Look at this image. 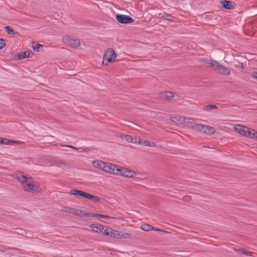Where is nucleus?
<instances>
[{
  "instance_id": "a19ab883",
  "label": "nucleus",
  "mask_w": 257,
  "mask_h": 257,
  "mask_svg": "<svg viewBox=\"0 0 257 257\" xmlns=\"http://www.w3.org/2000/svg\"><path fill=\"white\" fill-rule=\"evenodd\" d=\"M169 17H171L170 16H169ZM167 20H169V21H171V19L170 18H167Z\"/></svg>"
},
{
  "instance_id": "f3484780",
  "label": "nucleus",
  "mask_w": 257,
  "mask_h": 257,
  "mask_svg": "<svg viewBox=\"0 0 257 257\" xmlns=\"http://www.w3.org/2000/svg\"><path fill=\"white\" fill-rule=\"evenodd\" d=\"M18 58L19 60H22L26 58H31L32 56L31 51L22 52L17 54Z\"/></svg>"
},
{
  "instance_id": "9d476101",
  "label": "nucleus",
  "mask_w": 257,
  "mask_h": 257,
  "mask_svg": "<svg viewBox=\"0 0 257 257\" xmlns=\"http://www.w3.org/2000/svg\"><path fill=\"white\" fill-rule=\"evenodd\" d=\"M116 20L121 24L131 23L134 21L133 19L127 15L118 14L116 16Z\"/></svg>"
},
{
  "instance_id": "dca6fc26",
  "label": "nucleus",
  "mask_w": 257,
  "mask_h": 257,
  "mask_svg": "<svg viewBox=\"0 0 257 257\" xmlns=\"http://www.w3.org/2000/svg\"><path fill=\"white\" fill-rule=\"evenodd\" d=\"M203 62L208 65L209 67H212L215 71L219 64V63L213 60H204Z\"/></svg>"
},
{
  "instance_id": "b1692460",
  "label": "nucleus",
  "mask_w": 257,
  "mask_h": 257,
  "mask_svg": "<svg viewBox=\"0 0 257 257\" xmlns=\"http://www.w3.org/2000/svg\"><path fill=\"white\" fill-rule=\"evenodd\" d=\"M92 216H98L103 218H112L114 219H121L122 220V218H119V217H110L107 215H104L102 214H94L92 215Z\"/></svg>"
},
{
  "instance_id": "412c9836",
  "label": "nucleus",
  "mask_w": 257,
  "mask_h": 257,
  "mask_svg": "<svg viewBox=\"0 0 257 257\" xmlns=\"http://www.w3.org/2000/svg\"><path fill=\"white\" fill-rule=\"evenodd\" d=\"M117 137L122 140L123 139L125 140L128 143H132V142H133V138L131 136L125 135H123V134H118L117 135Z\"/></svg>"
},
{
  "instance_id": "f704fd0d",
  "label": "nucleus",
  "mask_w": 257,
  "mask_h": 257,
  "mask_svg": "<svg viewBox=\"0 0 257 257\" xmlns=\"http://www.w3.org/2000/svg\"><path fill=\"white\" fill-rule=\"evenodd\" d=\"M235 67H238L239 68H243V65L242 63H238V64H235Z\"/></svg>"
},
{
  "instance_id": "c9c22d12",
  "label": "nucleus",
  "mask_w": 257,
  "mask_h": 257,
  "mask_svg": "<svg viewBox=\"0 0 257 257\" xmlns=\"http://www.w3.org/2000/svg\"><path fill=\"white\" fill-rule=\"evenodd\" d=\"M250 75L252 77L257 79V72H253L251 73Z\"/></svg>"
},
{
  "instance_id": "cd10ccee",
  "label": "nucleus",
  "mask_w": 257,
  "mask_h": 257,
  "mask_svg": "<svg viewBox=\"0 0 257 257\" xmlns=\"http://www.w3.org/2000/svg\"><path fill=\"white\" fill-rule=\"evenodd\" d=\"M144 146L149 147H154L156 146V144L154 142L146 140L144 141Z\"/></svg>"
},
{
  "instance_id": "58836bf2",
  "label": "nucleus",
  "mask_w": 257,
  "mask_h": 257,
  "mask_svg": "<svg viewBox=\"0 0 257 257\" xmlns=\"http://www.w3.org/2000/svg\"><path fill=\"white\" fill-rule=\"evenodd\" d=\"M156 228H155V227H152V229H151V230H155V231H156Z\"/></svg>"
},
{
  "instance_id": "e433bc0d",
  "label": "nucleus",
  "mask_w": 257,
  "mask_h": 257,
  "mask_svg": "<svg viewBox=\"0 0 257 257\" xmlns=\"http://www.w3.org/2000/svg\"><path fill=\"white\" fill-rule=\"evenodd\" d=\"M63 147H68V148H72L74 150H78L79 149H77L74 147H73V146H69V145H63L62 146ZM80 149H81V148Z\"/></svg>"
},
{
  "instance_id": "a211bd4d",
  "label": "nucleus",
  "mask_w": 257,
  "mask_h": 257,
  "mask_svg": "<svg viewBox=\"0 0 257 257\" xmlns=\"http://www.w3.org/2000/svg\"><path fill=\"white\" fill-rule=\"evenodd\" d=\"M174 96L173 92L171 91H165L160 93V97L162 99L170 100Z\"/></svg>"
},
{
  "instance_id": "bb28decb",
  "label": "nucleus",
  "mask_w": 257,
  "mask_h": 257,
  "mask_svg": "<svg viewBox=\"0 0 257 257\" xmlns=\"http://www.w3.org/2000/svg\"><path fill=\"white\" fill-rule=\"evenodd\" d=\"M42 47V46L41 44H37L36 43H33L32 44V48L34 51H36L37 52L40 51Z\"/></svg>"
},
{
  "instance_id": "c85d7f7f",
  "label": "nucleus",
  "mask_w": 257,
  "mask_h": 257,
  "mask_svg": "<svg viewBox=\"0 0 257 257\" xmlns=\"http://www.w3.org/2000/svg\"><path fill=\"white\" fill-rule=\"evenodd\" d=\"M133 142H132L133 144H138L139 145L144 146V141L141 140L140 138L138 139L137 138L134 137L133 139Z\"/></svg>"
},
{
  "instance_id": "7c9ffc66",
  "label": "nucleus",
  "mask_w": 257,
  "mask_h": 257,
  "mask_svg": "<svg viewBox=\"0 0 257 257\" xmlns=\"http://www.w3.org/2000/svg\"><path fill=\"white\" fill-rule=\"evenodd\" d=\"M141 229L146 231H149L151 230L152 226L148 224H143L141 227Z\"/></svg>"
},
{
  "instance_id": "9b49d317",
  "label": "nucleus",
  "mask_w": 257,
  "mask_h": 257,
  "mask_svg": "<svg viewBox=\"0 0 257 257\" xmlns=\"http://www.w3.org/2000/svg\"><path fill=\"white\" fill-rule=\"evenodd\" d=\"M197 119H193L192 118L184 117L183 124L189 127H191L194 130V126L198 123Z\"/></svg>"
},
{
  "instance_id": "a878e982",
  "label": "nucleus",
  "mask_w": 257,
  "mask_h": 257,
  "mask_svg": "<svg viewBox=\"0 0 257 257\" xmlns=\"http://www.w3.org/2000/svg\"><path fill=\"white\" fill-rule=\"evenodd\" d=\"M132 237V234L125 232H120L119 238H130Z\"/></svg>"
},
{
  "instance_id": "393cba45",
  "label": "nucleus",
  "mask_w": 257,
  "mask_h": 257,
  "mask_svg": "<svg viewBox=\"0 0 257 257\" xmlns=\"http://www.w3.org/2000/svg\"><path fill=\"white\" fill-rule=\"evenodd\" d=\"M234 250L236 251H238L239 252V253H240V254H245L248 256L252 255V252L247 251L242 248H239V249H234Z\"/></svg>"
},
{
  "instance_id": "473e14b6",
  "label": "nucleus",
  "mask_w": 257,
  "mask_h": 257,
  "mask_svg": "<svg viewBox=\"0 0 257 257\" xmlns=\"http://www.w3.org/2000/svg\"><path fill=\"white\" fill-rule=\"evenodd\" d=\"M55 162L53 163L54 164H56L59 166H61L62 165H64L65 163L62 161L60 160H55Z\"/></svg>"
},
{
  "instance_id": "0eeeda50",
  "label": "nucleus",
  "mask_w": 257,
  "mask_h": 257,
  "mask_svg": "<svg viewBox=\"0 0 257 257\" xmlns=\"http://www.w3.org/2000/svg\"><path fill=\"white\" fill-rule=\"evenodd\" d=\"M62 212L71 214L76 216H81L85 215L83 211L77 210L74 208H71L68 206H63L61 208V210Z\"/></svg>"
},
{
  "instance_id": "7ed1b4c3",
  "label": "nucleus",
  "mask_w": 257,
  "mask_h": 257,
  "mask_svg": "<svg viewBox=\"0 0 257 257\" xmlns=\"http://www.w3.org/2000/svg\"><path fill=\"white\" fill-rule=\"evenodd\" d=\"M194 130L208 135H213L216 132V130L214 127L199 123L194 126Z\"/></svg>"
},
{
  "instance_id": "4c0bfd02",
  "label": "nucleus",
  "mask_w": 257,
  "mask_h": 257,
  "mask_svg": "<svg viewBox=\"0 0 257 257\" xmlns=\"http://www.w3.org/2000/svg\"><path fill=\"white\" fill-rule=\"evenodd\" d=\"M156 231H162V232H167V231H165L164 230L161 229L160 228H156Z\"/></svg>"
},
{
  "instance_id": "2f4dec72",
  "label": "nucleus",
  "mask_w": 257,
  "mask_h": 257,
  "mask_svg": "<svg viewBox=\"0 0 257 257\" xmlns=\"http://www.w3.org/2000/svg\"><path fill=\"white\" fill-rule=\"evenodd\" d=\"M5 29L7 32L9 34L15 35L16 34V32H15L13 30V29L10 26H7L5 27Z\"/></svg>"
},
{
  "instance_id": "423d86ee",
  "label": "nucleus",
  "mask_w": 257,
  "mask_h": 257,
  "mask_svg": "<svg viewBox=\"0 0 257 257\" xmlns=\"http://www.w3.org/2000/svg\"><path fill=\"white\" fill-rule=\"evenodd\" d=\"M116 56L114 50L112 49H108L104 55L103 64L104 65H107V62H110L112 59H114Z\"/></svg>"
},
{
  "instance_id": "f03ea898",
  "label": "nucleus",
  "mask_w": 257,
  "mask_h": 257,
  "mask_svg": "<svg viewBox=\"0 0 257 257\" xmlns=\"http://www.w3.org/2000/svg\"><path fill=\"white\" fill-rule=\"evenodd\" d=\"M233 128L236 132L243 136L257 139V133L253 129L239 124L234 125Z\"/></svg>"
},
{
  "instance_id": "f8f14e48",
  "label": "nucleus",
  "mask_w": 257,
  "mask_h": 257,
  "mask_svg": "<svg viewBox=\"0 0 257 257\" xmlns=\"http://www.w3.org/2000/svg\"><path fill=\"white\" fill-rule=\"evenodd\" d=\"M216 71L222 75L228 76L230 74V71L228 68L219 63Z\"/></svg>"
},
{
  "instance_id": "2eb2a0df",
  "label": "nucleus",
  "mask_w": 257,
  "mask_h": 257,
  "mask_svg": "<svg viewBox=\"0 0 257 257\" xmlns=\"http://www.w3.org/2000/svg\"><path fill=\"white\" fill-rule=\"evenodd\" d=\"M92 164L94 168L100 169L103 171L105 162L100 160H95L92 162Z\"/></svg>"
},
{
  "instance_id": "20e7f679",
  "label": "nucleus",
  "mask_w": 257,
  "mask_h": 257,
  "mask_svg": "<svg viewBox=\"0 0 257 257\" xmlns=\"http://www.w3.org/2000/svg\"><path fill=\"white\" fill-rule=\"evenodd\" d=\"M63 42L66 45L73 48H76L80 45V42L78 39L69 36H66L63 38Z\"/></svg>"
},
{
  "instance_id": "1a4fd4ad",
  "label": "nucleus",
  "mask_w": 257,
  "mask_h": 257,
  "mask_svg": "<svg viewBox=\"0 0 257 257\" xmlns=\"http://www.w3.org/2000/svg\"><path fill=\"white\" fill-rule=\"evenodd\" d=\"M105 165H104L103 171L108 173L116 175V170L119 168V166L106 162H105Z\"/></svg>"
},
{
  "instance_id": "6ab92c4d",
  "label": "nucleus",
  "mask_w": 257,
  "mask_h": 257,
  "mask_svg": "<svg viewBox=\"0 0 257 257\" xmlns=\"http://www.w3.org/2000/svg\"><path fill=\"white\" fill-rule=\"evenodd\" d=\"M170 120L174 123L178 122V124H183L184 117L182 116H171Z\"/></svg>"
},
{
  "instance_id": "6e6552de",
  "label": "nucleus",
  "mask_w": 257,
  "mask_h": 257,
  "mask_svg": "<svg viewBox=\"0 0 257 257\" xmlns=\"http://www.w3.org/2000/svg\"><path fill=\"white\" fill-rule=\"evenodd\" d=\"M90 228H91L93 232L101 233L102 234L105 235L106 236V233H105L106 232H107L108 227L107 226H103L101 225H95V224H91L90 226Z\"/></svg>"
},
{
  "instance_id": "ddd939ff",
  "label": "nucleus",
  "mask_w": 257,
  "mask_h": 257,
  "mask_svg": "<svg viewBox=\"0 0 257 257\" xmlns=\"http://www.w3.org/2000/svg\"><path fill=\"white\" fill-rule=\"evenodd\" d=\"M24 142L20 141H16L12 140H9L6 138L0 137V144L10 145L14 144H22Z\"/></svg>"
},
{
  "instance_id": "72a5a7b5",
  "label": "nucleus",
  "mask_w": 257,
  "mask_h": 257,
  "mask_svg": "<svg viewBox=\"0 0 257 257\" xmlns=\"http://www.w3.org/2000/svg\"><path fill=\"white\" fill-rule=\"evenodd\" d=\"M6 45L5 41L3 39H0V50L3 49Z\"/></svg>"
},
{
  "instance_id": "4468645a",
  "label": "nucleus",
  "mask_w": 257,
  "mask_h": 257,
  "mask_svg": "<svg viewBox=\"0 0 257 257\" xmlns=\"http://www.w3.org/2000/svg\"><path fill=\"white\" fill-rule=\"evenodd\" d=\"M107 232H106L105 233H106V236L111 237H118L119 238L120 234V231L117 230H114L110 227H108Z\"/></svg>"
},
{
  "instance_id": "5701e85b",
  "label": "nucleus",
  "mask_w": 257,
  "mask_h": 257,
  "mask_svg": "<svg viewBox=\"0 0 257 257\" xmlns=\"http://www.w3.org/2000/svg\"><path fill=\"white\" fill-rule=\"evenodd\" d=\"M223 7L227 9H231L232 8V3L230 1H224L222 2Z\"/></svg>"
},
{
  "instance_id": "aec40b11",
  "label": "nucleus",
  "mask_w": 257,
  "mask_h": 257,
  "mask_svg": "<svg viewBox=\"0 0 257 257\" xmlns=\"http://www.w3.org/2000/svg\"><path fill=\"white\" fill-rule=\"evenodd\" d=\"M70 194L74 196H81L85 198L86 195V192H83L82 191H79L77 190H71L69 192Z\"/></svg>"
},
{
  "instance_id": "4be33fe9",
  "label": "nucleus",
  "mask_w": 257,
  "mask_h": 257,
  "mask_svg": "<svg viewBox=\"0 0 257 257\" xmlns=\"http://www.w3.org/2000/svg\"><path fill=\"white\" fill-rule=\"evenodd\" d=\"M85 198L88 199L92 200L96 202H98L100 201V198L98 197L93 195H91L87 193H86Z\"/></svg>"
},
{
  "instance_id": "39448f33",
  "label": "nucleus",
  "mask_w": 257,
  "mask_h": 257,
  "mask_svg": "<svg viewBox=\"0 0 257 257\" xmlns=\"http://www.w3.org/2000/svg\"><path fill=\"white\" fill-rule=\"evenodd\" d=\"M116 173V175H121L126 178H133L136 175V173L134 171L119 166L117 169Z\"/></svg>"
},
{
  "instance_id": "ea45409f",
  "label": "nucleus",
  "mask_w": 257,
  "mask_h": 257,
  "mask_svg": "<svg viewBox=\"0 0 257 257\" xmlns=\"http://www.w3.org/2000/svg\"><path fill=\"white\" fill-rule=\"evenodd\" d=\"M1 250L2 251H6V248H4L3 249H1Z\"/></svg>"
},
{
  "instance_id": "c756f323",
  "label": "nucleus",
  "mask_w": 257,
  "mask_h": 257,
  "mask_svg": "<svg viewBox=\"0 0 257 257\" xmlns=\"http://www.w3.org/2000/svg\"><path fill=\"white\" fill-rule=\"evenodd\" d=\"M217 108V106L214 105H206L203 107V109L205 111H209L211 109H216Z\"/></svg>"
},
{
  "instance_id": "f257e3e1",
  "label": "nucleus",
  "mask_w": 257,
  "mask_h": 257,
  "mask_svg": "<svg viewBox=\"0 0 257 257\" xmlns=\"http://www.w3.org/2000/svg\"><path fill=\"white\" fill-rule=\"evenodd\" d=\"M15 178L21 183L23 188L25 191L38 193L41 191L40 187L36 185L33 179L23 172H19L15 174Z\"/></svg>"
}]
</instances>
